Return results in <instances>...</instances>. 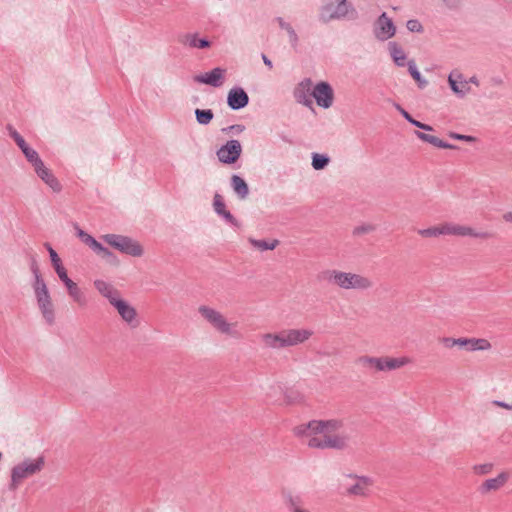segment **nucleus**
Here are the masks:
<instances>
[{
	"label": "nucleus",
	"mask_w": 512,
	"mask_h": 512,
	"mask_svg": "<svg viewBox=\"0 0 512 512\" xmlns=\"http://www.w3.org/2000/svg\"><path fill=\"white\" fill-rule=\"evenodd\" d=\"M338 485L348 497L365 498L371 494L374 481L368 476L344 473L338 478Z\"/></svg>",
	"instance_id": "7ed1b4c3"
},
{
	"label": "nucleus",
	"mask_w": 512,
	"mask_h": 512,
	"mask_svg": "<svg viewBox=\"0 0 512 512\" xmlns=\"http://www.w3.org/2000/svg\"><path fill=\"white\" fill-rule=\"evenodd\" d=\"M358 363L366 369L373 370L374 372H378L379 357L363 355L358 358Z\"/></svg>",
	"instance_id": "473e14b6"
},
{
	"label": "nucleus",
	"mask_w": 512,
	"mask_h": 512,
	"mask_svg": "<svg viewBox=\"0 0 512 512\" xmlns=\"http://www.w3.org/2000/svg\"><path fill=\"white\" fill-rule=\"evenodd\" d=\"M281 495L290 512H311V510L305 506L302 499L298 495H294L290 490L283 489Z\"/></svg>",
	"instance_id": "4be33fe9"
},
{
	"label": "nucleus",
	"mask_w": 512,
	"mask_h": 512,
	"mask_svg": "<svg viewBox=\"0 0 512 512\" xmlns=\"http://www.w3.org/2000/svg\"><path fill=\"white\" fill-rule=\"evenodd\" d=\"M295 435L310 447L338 448L345 442L342 424L337 419H312L298 425Z\"/></svg>",
	"instance_id": "f257e3e1"
},
{
	"label": "nucleus",
	"mask_w": 512,
	"mask_h": 512,
	"mask_svg": "<svg viewBox=\"0 0 512 512\" xmlns=\"http://www.w3.org/2000/svg\"><path fill=\"white\" fill-rule=\"evenodd\" d=\"M261 343L268 349L287 348L284 329L278 332H267L260 336Z\"/></svg>",
	"instance_id": "dca6fc26"
},
{
	"label": "nucleus",
	"mask_w": 512,
	"mask_h": 512,
	"mask_svg": "<svg viewBox=\"0 0 512 512\" xmlns=\"http://www.w3.org/2000/svg\"><path fill=\"white\" fill-rule=\"evenodd\" d=\"M492 404L495 406L502 407V408L506 409L509 413H512V404L500 402V401H494Z\"/></svg>",
	"instance_id": "8fccbe9b"
},
{
	"label": "nucleus",
	"mask_w": 512,
	"mask_h": 512,
	"mask_svg": "<svg viewBox=\"0 0 512 512\" xmlns=\"http://www.w3.org/2000/svg\"><path fill=\"white\" fill-rule=\"evenodd\" d=\"M456 347L461 349V350H465L466 351V349H467V337L457 338Z\"/></svg>",
	"instance_id": "de8ad7c7"
},
{
	"label": "nucleus",
	"mask_w": 512,
	"mask_h": 512,
	"mask_svg": "<svg viewBox=\"0 0 512 512\" xmlns=\"http://www.w3.org/2000/svg\"><path fill=\"white\" fill-rule=\"evenodd\" d=\"M248 103V95L242 89H232L228 94V105L232 109H240Z\"/></svg>",
	"instance_id": "393cba45"
},
{
	"label": "nucleus",
	"mask_w": 512,
	"mask_h": 512,
	"mask_svg": "<svg viewBox=\"0 0 512 512\" xmlns=\"http://www.w3.org/2000/svg\"><path fill=\"white\" fill-rule=\"evenodd\" d=\"M248 241L251 244V246L258 251L274 250L279 243L278 240H276V239L249 238Z\"/></svg>",
	"instance_id": "c85d7f7f"
},
{
	"label": "nucleus",
	"mask_w": 512,
	"mask_h": 512,
	"mask_svg": "<svg viewBox=\"0 0 512 512\" xmlns=\"http://www.w3.org/2000/svg\"><path fill=\"white\" fill-rule=\"evenodd\" d=\"M263 62L266 66H268L270 69L273 67L272 62L267 58L266 55H262Z\"/></svg>",
	"instance_id": "5fc2aeb1"
},
{
	"label": "nucleus",
	"mask_w": 512,
	"mask_h": 512,
	"mask_svg": "<svg viewBox=\"0 0 512 512\" xmlns=\"http://www.w3.org/2000/svg\"><path fill=\"white\" fill-rule=\"evenodd\" d=\"M449 7H456L460 0H444Z\"/></svg>",
	"instance_id": "864d4df0"
},
{
	"label": "nucleus",
	"mask_w": 512,
	"mask_h": 512,
	"mask_svg": "<svg viewBox=\"0 0 512 512\" xmlns=\"http://www.w3.org/2000/svg\"><path fill=\"white\" fill-rule=\"evenodd\" d=\"M409 71L411 76L415 81H417L419 84H425V81H422L420 72L416 69V67L413 65V63H410L409 65Z\"/></svg>",
	"instance_id": "c03bdc74"
},
{
	"label": "nucleus",
	"mask_w": 512,
	"mask_h": 512,
	"mask_svg": "<svg viewBox=\"0 0 512 512\" xmlns=\"http://www.w3.org/2000/svg\"><path fill=\"white\" fill-rule=\"evenodd\" d=\"M347 12L346 0H328L322 9L321 18L326 22L343 17Z\"/></svg>",
	"instance_id": "ddd939ff"
},
{
	"label": "nucleus",
	"mask_w": 512,
	"mask_h": 512,
	"mask_svg": "<svg viewBox=\"0 0 512 512\" xmlns=\"http://www.w3.org/2000/svg\"><path fill=\"white\" fill-rule=\"evenodd\" d=\"M389 50H390V54H391L394 62L398 66H404L405 60H406V55H405L404 51L402 50V48L393 42V43L389 44Z\"/></svg>",
	"instance_id": "2f4dec72"
},
{
	"label": "nucleus",
	"mask_w": 512,
	"mask_h": 512,
	"mask_svg": "<svg viewBox=\"0 0 512 512\" xmlns=\"http://www.w3.org/2000/svg\"><path fill=\"white\" fill-rule=\"evenodd\" d=\"M415 135L423 142L429 143L436 148H442V149H455L456 148V146L446 143L439 137L432 135V134H427L424 132L416 131Z\"/></svg>",
	"instance_id": "a878e982"
},
{
	"label": "nucleus",
	"mask_w": 512,
	"mask_h": 512,
	"mask_svg": "<svg viewBox=\"0 0 512 512\" xmlns=\"http://www.w3.org/2000/svg\"><path fill=\"white\" fill-rule=\"evenodd\" d=\"M198 312L216 332L228 337H238L237 322L229 321L221 311L202 305L198 308Z\"/></svg>",
	"instance_id": "20e7f679"
},
{
	"label": "nucleus",
	"mask_w": 512,
	"mask_h": 512,
	"mask_svg": "<svg viewBox=\"0 0 512 512\" xmlns=\"http://www.w3.org/2000/svg\"><path fill=\"white\" fill-rule=\"evenodd\" d=\"M502 218L506 223L512 224V211H508V212L504 213Z\"/></svg>",
	"instance_id": "603ef678"
},
{
	"label": "nucleus",
	"mask_w": 512,
	"mask_h": 512,
	"mask_svg": "<svg viewBox=\"0 0 512 512\" xmlns=\"http://www.w3.org/2000/svg\"><path fill=\"white\" fill-rule=\"evenodd\" d=\"M213 206H214L215 211L219 215H222L223 217H225L231 223L235 222V219L230 214V212L225 209V204H224L223 199H222V197L220 195L216 194L214 196Z\"/></svg>",
	"instance_id": "7c9ffc66"
},
{
	"label": "nucleus",
	"mask_w": 512,
	"mask_h": 512,
	"mask_svg": "<svg viewBox=\"0 0 512 512\" xmlns=\"http://www.w3.org/2000/svg\"><path fill=\"white\" fill-rule=\"evenodd\" d=\"M67 294L78 307H85L87 305V298L81 288L73 280L66 286Z\"/></svg>",
	"instance_id": "b1692460"
},
{
	"label": "nucleus",
	"mask_w": 512,
	"mask_h": 512,
	"mask_svg": "<svg viewBox=\"0 0 512 512\" xmlns=\"http://www.w3.org/2000/svg\"><path fill=\"white\" fill-rule=\"evenodd\" d=\"M448 83L450 85L451 90L463 97L471 92V84L476 86L479 85L478 79L473 76L469 79H466L460 72L453 71L448 76Z\"/></svg>",
	"instance_id": "1a4fd4ad"
},
{
	"label": "nucleus",
	"mask_w": 512,
	"mask_h": 512,
	"mask_svg": "<svg viewBox=\"0 0 512 512\" xmlns=\"http://www.w3.org/2000/svg\"><path fill=\"white\" fill-rule=\"evenodd\" d=\"M111 305L117 310L122 320L128 325L135 327L138 324L135 308L126 300L122 299L121 296Z\"/></svg>",
	"instance_id": "4468645a"
},
{
	"label": "nucleus",
	"mask_w": 512,
	"mask_h": 512,
	"mask_svg": "<svg viewBox=\"0 0 512 512\" xmlns=\"http://www.w3.org/2000/svg\"><path fill=\"white\" fill-rule=\"evenodd\" d=\"M413 125H415L416 127L420 128V129H423V130H426V131H432L433 128L427 124H424V123H421L417 120H413L412 123Z\"/></svg>",
	"instance_id": "09e8293b"
},
{
	"label": "nucleus",
	"mask_w": 512,
	"mask_h": 512,
	"mask_svg": "<svg viewBox=\"0 0 512 512\" xmlns=\"http://www.w3.org/2000/svg\"><path fill=\"white\" fill-rule=\"evenodd\" d=\"M284 332L287 348L303 345L314 335V331L307 327L284 329Z\"/></svg>",
	"instance_id": "9d476101"
},
{
	"label": "nucleus",
	"mask_w": 512,
	"mask_h": 512,
	"mask_svg": "<svg viewBox=\"0 0 512 512\" xmlns=\"http://www.w3.org/2000/svg\"><path fill=\"white\" fill-rule=\"evenodd\" d=\"M77 236L79 239L87 245L89 248H91L97 255L101 256L102 258H109L112 256V253L105 247L102 246L100 242H98L94 237H92L90 234L86 233L79 227H76Z\"/></svg>",
	"instance_id": "a211bd4d"
},
{
	"label": "nucleus",
	"mask_w": 512,
	"mask_h": 512,
	"mask_svg": "<svg viewBox=\"0 0 512 512\" xmlns=\"http://www.w3.org/2000/svg\"><path fill=\"white\" fill-rule=\"evenodd\" d=\"M231 183L234 191L239 195L240 198L244 199L249 193L248 185L239 176L234 175L231 178Z\"/></svg>",
	"instance_id": "c756f323"
},
{
	"label": "nucleus",
	"mask_w": 512,
	"mask_h": 512,
	"mask_svg": "<svg viewBox=\"0 0 512 512\" xmlns=\"http://www.w3.org/2000/svg\"><path fill=\"white\" fill-rule=\"evenodd\" d=\"M54 269L60 280L63 282L64 286H66L68 283L72 281V279L68 277L67 270L64 268L62 264H57L56 267H54Z\"/></svg>",
	"instance_id": "ea45409f"
},
{
	"label": "nucleus",
	"mask_w": 512,
	"mask_h": 512,
	"mask_svg": "<svg viewBox=\"0 0 512 512\" xmlns=\"http://www.w3.org/2000/svg\"><path fill=\"white\" fill-rule=\"evenodd\" d=\"M324 279L340 290L366 291L373 287V281L368 276L351 271L331 269L324 273Z\"/></svg>",
	"instance_id": "f03ea898"
},
{
	"label": "nucleus",
	"mask_w": 512,
	"mask_h": 512,
	"mask_svg": "<svg viewBox=\"0 0 512 512\" xmlns=\"http://www.w3.org/2000/svg\"><path fill=\"white\" fill-rule=\"evenodd\" d=\"M186 45L196 48H206L209 46V42L205 39H198L195 35L188 36L186 38Z\"/></svg>",
	"instance_id": "4c0bfd02"
},
{
	"label": "nucleus",
	"mask_w": 512,
	"mask_h": 512,
	"mask_svg": "<svg viewBox=\"0 0 512 512\" xmlns=\"http://www.w3.org/2000/svg\"><path fill=\"white\" fill-rule=\"evenodd\" d=\"M448 136L450 138H452V139L462 140V141H466V142H474L475 141V138L473 136L462 135V134H458V133H455V132H450L448 134Z\"/></svg>",
	"instance_id": "37998d69"
},
{
	"label": "nucleus",
	"mask_w": 512,
	"mask_h": 512,
	"mask_svg": "<svg viewBox=\"0 0 512 512\" xmlns=\"http://www.w3.org/2000/svg\"><path fill=\"white\" fill-rule=\"evenodd\" d=\"M441 224L442 236H458L486 239L487 233L477 232L474 228L454 222H443Z\"/></svg>",
	"instance_id": "6e6552de"
},
{
	"label": "nucleus",
	"mask_w": 512,
	"mask_h": 512,
	"mask_svg": "<svg viewBox=\"0 0 512 512\" xmlns=\"http://www.w3.org/2000/svg\"><path fill=\"white\" fill-rule=\"evenodd\" d=\"M23 154L25 155L27 161L33 166V168H36L43 163L38 153L31 147H29Z\"/></svg>",
	"instance_id": "e433bc0d"
},
{
	"label": "nucleus",
	"mask_w": 512,
	"mask_h": 512,
	"mask_svg": "<svg viewBox=\"0 0 512 512\" xmlns=\"http://www.w3.org/2000/svg\"><path fill=\"white\" fill-rule=\"evenodd\" d=\"M37 176L55 193H59L62 190L60 181L55 177L52 171L44 164H40L34 168Z\"/></svg>",
	"instance_id": "f3484780"
},
{
	"label": "nucleus",
	"mask_w": 512,
	"mask_h": 512,
	"mask_svg": "<svg viewBox=\"0 0 512 512\" xmlns=\"http://www.w3.org/2000/svg\"><path fill=\"white\" fill-rule=\"evenodd\" d=\"M225 75V70L221 68H215L210 72L199 74L194 76V81L198 83H203L207 85H211L214 87L221 86L223 83Z\"/></svg>",
	"instance_id": "aec40b11"
},
{
	"label": "nucleus",
	"mask_w": 512,
	"mask_h": 512,
	"mask_svg": "<svg viewBox=\"0 0 512 512\" xmlns=\"http://www.w3.org/2000/svg\"><path fill=\"white\" fill-rule=\"evenodd\" d=\"M330 162L329 157L323 154L314 153L312 155V167L315 170H321L324 169L328 163Z\"/></svg>",
	"instance_id": "72a5a7b5"
},
{
	"label": "nucleus",
	"mask_w": 512,
	"mask_h": 512,
	"mask_svg": "<svg viewBox=\"0 0 512 512\" xmlns=\"http://www.w3.org/2000/svg\"><path fill=\"white\" fill-rule=\"evenodd\" d=\"M418 234L423 238L440 237V236H442L441 224H438V225H435V226H432V227H429L426 229H421L418 231Z\"/></svg>",
	"instance_id": "f704fd0d"
},
{
	"label": "nucleus",
	"mask_w": 512,
	"mask_h": 512,
	"mask_svg": "<svg viewBox=\"0 0 512 512\" xmlns=\"http://www.w3.org/2000/svg\"><path fill=\"white\" fill-rule=\"evenodd\" d=\"M94 287L103 297L109 301L110 304H112L120 297L119 292L106 281L95 280Z\"/></svg>",
	"instance_id": "5701e85b"
},
{
	"label": "nucleus",
	"mask_w": 512,
	"mask_h": 512,
	"mask_svg": "<svg viewBox=\"0 0 512 512\" xmlns=\"http://www.w3.org/2000/svg\"><path fill=\"white\" fill-rule=\"evenodd\" d=\"M492 348V344L488 339L485 338H467V352L475 351H489Z\"/></svg>",
	"instance_id": "cd10ccee"
},
{
	"label": "nucleus",
	"mask_w": 512,
	"mask_h": 512,
	"mask_svg": "<svg viewBox=\"0 0 512 512\" xmlns=\"http://www.w3.org/2000/svg\"><path fill=\"white\" fill-rule=\"evenodd\" d=\"M10 136L13 138V140L16 142L18 147L21 149V151L24 153L28 148V144L24 140V138L15 130L10 128Z\"/></svg>",
	"instance_id": "58836bf2"
},
{
	"label": "nucleus",
	"mask_w": 512,
	"mask_h": 512,
	"mask_svg": "<svg viewBox=\"0 0 512 512\" xmlns=\"http://www.w3.org/2000/svg\"><path fill=\"white\" fill-rule=\"evenodd\" d=\"M45 465V458L38 456L28 458L16 465L11 472L12 486L16 487L24 479L42 471Z\"/></svg>",
	"instance_id": "39448f33"
},
{
	"label": "nucleus",
	"mask_w": 512,
	"mask_h": 512,
	"mask_svg": "<svg viewBox=\"0 0 512 512\" xmlns=\"http://www.w3.org/2000/svg\"><path fill=\"white\" fill-rule=\"evenodd\" d=\"M508 479H509V473L501 472L496 477L487 479L483 483V488L486 491H496V490L500 489L501 487H503L506 484V482L508 481Z\"/></svg>",
	"instance_id": "bb28decb"
},
{
	"label": "nucleus",
	"mask_w": 512,
	"mask_h": 512,
	"mask_svg": "<svg viewBox=\"0 0 512 512\" xmlns=\"http://www.w3.org/2000/svg\"><path fill=\"white\" fill-rule=\"evenodd\" d=\"M407 29L411 32H422L423 27L418 20L412 19L407 22Z\"/></svg>",
	"instance_id": "79ce46f5"
},
{
	"label": "nucleus",
	"mask_w": 512,
	"mask_h": 512,
	"mask_svg": "<svg viewBox=\"0 0 512 512\" xmlns=\"http://www.w3.org/2000/svg\"><path fill=\"white\" fill-rule=\"evenodd\" d=\"M312 90H313L312 81L310 79H305V80L301 81L296 86V88L294 90V96L299 103H302L306 106H311L312 105V99H311Z\"/></svg>",
	"instance_id": "412c9836"
},
{
	"label": "nucleus",
	"mask_w": 512,
	"mask_h": 512,
	"mask_svg": "<svg viewBox=\"0 0 512 512\" xmlns=\"http://www.w3.org/2000/svg\"><path fill=\"white\" fill-rule=\"evenodd\" d=\"M401 113L402 115L404 116L405 119H407L410 123H412V121L414 120L410 114L408 112H406L405 110L401 109Z\"/></svg>",
	"instance_id": "6e6d98bb"
},
{
	"label": "nucleus",
	"mask_w": 512,
	"mask_h": 512,
	"mask_svg": "<svg viewBox=\"0 0 512 512\" xmlns=\"http://www.w3.org/2000/svg\"><path fill=\"white\" fill-rule=\"evenodd\" d=\"M228 130H230V131H235V132H237V133H240V132H242V131L244 130V127H243V126H241V125H232V126H230L229 128H224V129H222V131H223V132H226V131H228Z\"/></svg>",
	"instance_id": "3c124183"
},
{
	"label": "nucleus",
	"mask_w": 512,
	"mask_h": 512,
	"mask_svg": "<svg viewBox=\"0 0 512 512\" xmlns=\"http://www.w3.org/2000/svg\"><path fill=\"white\" fill-rule=\"evenodd\" d=\"M195 115H196L197 122L202 125L209 124L214 116L213 112L210 109H207V110L196 109Z\"/></svg>",
	"instance_id": "c9c22d12"
},
{
	"label": "nucleus",
	"mask_w": 512,
	"mask_h": 512,
	"mask_svg": "<svg viewBox=\"0 0 512 512\" xmlns=\"http://www.w3.org/2000/svg\"><path fill=\"white\" fill-rule=\"evenodd\" d=\"M35 284H34V290L36 299L38 302V306L43 314V317L48 322H53L54 320V305L51 299V296L49 294L48 288L43 281V279L40 277L38 271H35Z\"/></svg>",
	"instance_id": "0eeeda50"
},
{
	"label": "nucleus",
	"mask_w": 512,
	"mask_h": 512,
	"mask_svg": "<svg viewBox=\"0 0 512 512\" xmlns=\"http://www.w3.org/2000/svg\"><path fill=\"white\" fill-rule=\"evenodd\" d=\"M412 363V359L408 356H381L379 357L378 372H390L401 369Z\"/></svg>",
	"instance_id": "2eb2a0df"
},
{
	"label": "nucleus",
	"mask_w": 512,
	"mask_h": 512,
	"mask_svg": "<svg viewBox=\"0 0 512 512\" xmlns=\"http://www.w3.org/2000/svg\"><path fill=\"white\" fill-rule=\"evenodd\" d=\"M242 152L241 144L238 140H230L217 151V157L224 164L235 163Z\"/></svg>",
	"instance_id": "9b49d317"
},
{
	"label": "nucleus",
	"mask_w": 512,
	"mask_h": 512,
	"mask_svg": "<svg viewBox=\"0 0 512 512\" xmlns=\"http://www.w3.org/2000/svg\"><path fill=\"white\" fill-rule=\"evenodd\" d=\"M101 239L116 250L133 257H140L144 253L141 244L129 237L117 234H105Z\"/></svg>",
	"instance_id": "423d86ee"
},
{
	"label": "nucleus",
	"mask_w": 512,
	"mask_h": 512,
	"mask_svg": "<svg viewBox=\"0 0 512 512\" xmlns=\"http://www.w3.org/2000/svg\"><path fill=\"white\" fill-rule=\"evenodd\" d=\"M395 26L392 20L387 17L386 13H383L377 20L375 25V34L376 37L381 40H387L394 36L395 34Z\"/></svg>",
	"instance_id": "6ab92c4d"
},
{
	"label": "nucleus",
	"mask_w": 512,
	"mask_h": 512,
	"mask_svg": "<svg viewBox=\"0 0 512 512\" xmlns=\"http://www.w3.org/2000/svg\"><path fill=\"white\" fill-rule=\"evenodd\" d=\"M49 254H50V258H51L53 267H56L57 264L58 265L62 264L58 254L51 247H49Z\"/></svg>",
	"instance_id": "a18cd8bd"
},
{
	"label": "nucleus",
	"mask_w": 512,
	"mask_h": 512,
	"mask_svg": "<svg viewBox=\"0 0 512 512\" xmlns=\"http://www.w3.org/2000/svg\"><path fill=\"white\" fill-rule=\"evenodd\" d=\"M312 96L318 106L328 109L334 101V91L327 82H320L313 87Z\"/></svg>",
	"instance_id": "f8f14e48"
},
{
	"label": "nucleus",
	"mask_w": 512,
	"mask_h": 512,
	"mask_svg": "<svg viewBox=\"0 0 512 512\" xmlns=\"http://www.w3.org/2000/svg\"><path fill=\"white\" fill-rule=\"evenodd\" d=\"M439 343L445 349H452V348L456 347L457 338H454V337H442V338L439 339Z\"/></svg>",
	"instance_id": "a19ab883"
},
{
	"label": "nucleus",
	"mask_w": 512,
	"mask_h": 512,
	"mask_svg": "<svg viewBox=\"0 0 512 512\" xmlns=\"http://www.w3.org/2000/svg\"><path fill=\"white\" fill-rule=\"evenodd\" d=\"M491 470H492V465L491 464H484V465H479V466L475 467V471L478 474H487Z\"/></svg>",
	"instance_id": "49530a36"
}]
</instances>
